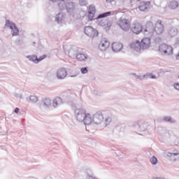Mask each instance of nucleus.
I'll use <instances>...</instances> for the list:
<instances>
[{
  "label": "nucleus",
  "instance_id": "f257e3e1",
  "mask_svg": "<svg viewBox=\"0 0 179 179\" xmlns=\"http://www.w3.org/2000/svg\"><path fill=\"white\" fill-rule=\"evenodd\" d=\"M145 31H148L149 34H155V33H156V34H162L164 31V25L162 24V20H158L152 31H150L149 28H147Z\"/></svg>",
  "mask_w": 179,
  "mask_h": 179
},
{
  "label": "nucleus",
  "instance_id": "f03ea898",
  "mask_svg": "<svg viewBox=\"0 0 179 179\" xmlns=\"http://www.w3.org/2000/svg\"><path fill=\"white\" fill-rule=\"evenodd\" d=\"M84 33L88 37H90V38H94L96 37L99 36V31L93 28V27H85L84 29Z\"/></svg>",
  "mask_w": 179,
  "mask_h": 179
},
{
  "label": "nucleus",
  "instance_id": "7ed1b4c3",
  "mask_svg": "<svg viewBox=\"0 0 179 179\" xmlns=\"http://www.w3.org/2000/svg\"><path fill=\"white\" fill-rule=\"evenodd\" d=\"M159 51L162 54H164V55H173V47L167 45L166 43H163L159 45Z\"/></svg>",
  "mask_w": 179,
  "mask_h": 179
},
{
  "label": "nucleus",
  "instance_id": "20e7f679",
  "mask_svg": "<svg viewBox=\"0 0 179 179\" xmlns=\"http://www.w3.org/2000/svg\"><path fill=\"white\" fill-rule=\"evenodd\" d=\"M131 31L133 32L134 34H141V33L143 31V25L140 22H134L131 27Z\"/></svg>",
  "mask_w": 179,
  "mask_h": 179
},
{
  "label": "nucleus",
  "instance_id": "39448f33",
  "mask_svg": "<svg viewBox=\"0 0 179 179\" xmlns=\"http://www.w3.org/2000/svg\"><path fill=\"white\" fill-rule=\"evenodd\" d=\"M6 27H9L11 29L12 36H19V29L15 23L10 20H6Z\"/></svg>",
  "mask_w": 179,
  "mask_h": 179
},
{
  "label": "nucleus",
  "instance_id": "423d86ee",
  "mask_svg": "<svg viewBox=\"0 0 179 179\" xmlns=\"http://www.w3.org/2000/svg\"><path fill=\"white\" fill-rule=\"evenodd\" d=\"M118 25L122 30L127 31V30H129V27H131V22L127 19H120L118 22Z\"/></svg>",
  "mask_w": 179,
  "mask_h": 179
},
{
  "label": "nucleus",
  "instance_id": "0eeeda50",
  "mask_svg": "<svg viewBox=\"0 0 179 179\" xmlns=\"http://www.w3.org/2000/svg\"><path fill=\"white\" fill-rule=\"evenodd\" d=\"M99 48L101 51H107L110 48V41L107 38H103L99 45Z\"/></svg>",
  "mask_w": 179,
  "mask_h": 179
},
{
  "label": "nucleus",
  "instance_id": "6e6552de",
  "mask_svg": "<svg viewBox=\"0 0 179 179\" xmlns=\"http://www.w3.org/2000/svg\"><path fill=\"white\" fill-rule=\"evenodd\" d=\"M140 43L141 45L142 50H148V48H150V44H152V42L150 38H143Z\"/></svg>",
  "mask_w": 179,
  "mask_h": 179
},
{
  "label": "nucleus",
  "instance_id": "1a4fd4ad",
  "mask_svg": "<svg viewBox=\"0 0 179 179\" xmlns=\"http://www.w3.org/2000/svg\"><path fill=\"white\" fill-rule=\"evenodd\" d=\"M149 8H150V1H142L140 3L138 6V9H140L142 12L148 10Z\"/></svg>",
  "mask_w": 179,
  "mask_h": 179
},
{
  "label": "nucleus",
  "instance_id": "9d476101",
  "mask_svg": "<svg viewBox=\"0 0 179 179\" xmlns=\"http://www.w3.org/2000/svg\"><path fill=\"white\" fill-rule=\"evenodd\" d=\"M130 48H131V50H135L136 51H140V50H142L141 41L138 40L134 41L130 44Z\"/></svg>",
  "mask_w": 179,
  "mask_h": 179
},
{
  "label": "nucleus",
  "instance_id": "9b49d317",
  "mask_svg": "<svg viewBox=\"0 0 179 179\" xmlns=\"http://www.w3.org/2000/svg\"><path fill=\"white\" fill-rule=\"evenodd\" d=\"M123 47H124V45H122V43H121L120 42H114L112 44V49L113 50V51L115 52H120V50H122Z\"/></svg>",
  "mask_w": 179,
  "mask_h": 179
},
{
  "label": "nucleus",
  "instance_id": "f8f14e48",
  "mask_svg": "<svg viewBox=\"0 0 179 179\" xmlns=\"http://www.w3.org/2000/svg\"><path fill=\"white\" fill-rule=\"evenodd\" d=\"M94 15H96V8L93 6H90L88 9V19L90 20H93L94 19Z\"/></svg>",
  "mask_w": 179,
  "mask_h": 179
},
{
  "label": "nucleus",
  "instance_id": "ddd939ff",
  "mask_svg": "<svg viewBox=\"0 0 179 179\" xmlns=\"http://www.w3.org/2000/svg\"><path fill=\"white\" fill-rule=\"evenodd\" d=\"M83 113H84V114H85V116L84 117V123L85 125H90V124H92V122L93 121V118H92V115H90V113H85V111H83Z\"/></svg>",
  "mask_w": 179,
  "mask_h": 179
},
{
  "label": "nucleus",
  "instance_id": "4468645a",
  "mask_svg": "<svg viewBox=\"0 0 179 179\" xmlns=\"http://www.w3.org/2000/svg\"><path fill=\"white\" fill-rule=\"evenodd\" d=\"M58 79H65L66 78V70L65 69H61L57 71Z\"/></svg>",
  "mask_w": 179,
  "mask_h": 179
},
{
  "label": "nucleus",
  "instance_id": "2eb2a0df",
  "mask_svg": "<svg viewBox=\"0 0 179 179\" xmlns=\"http://www.w3.org/2000/svg\"><path fill=\"white\" fill-rule=\"evenodd\" d=\"M45 58H47V55H42L39 58H38L36 55H33V56H31V59L35 64H38V62H40V61H43V59H45Z\"/></svg>",
  "mask_w": 179,
  "mask_h": 179
},
{
  "label": "nucleus",
  "instance_id": "dca6fc26",
  "mask_svg": "<svg viewBox=\"0 0 179 179\" xmlns=\"http://www.w3.org/2000/svg\"><path fill=\"white\" fill-rule=\"evenodd\" d=\"M104 120V117H103V114L101 113H96L94 115V121L96 122H101Z\"/></svg>",
  "mask_w": 179,
  "mask_h": 179
},
{
  "label": "nucleus",
  "instance_id": "f3484780",
  "mask_svg": "<svg viewBox=\"0 0 179 179\" xmlns=\"http://www.w3.org/2000/svg\"><path fill=\"white\" fill-rule=\"evenodd\" d=\"M62 99H61L59 97H57L53 101V106H54V107H57V106H58V104H62Z\"/></svg>",
  "mask_w": 179,
  "mask_h": 179
},
{
  "label": "nucleus",
  "instance_id": "a211bd4d",
  "mask_svg": "<svg viewBox=\"0 0 179 179\" xmlns=\"http://www.w3.org/2000/svg\"><path fill=\"white\" fill-rule=\"evenodd\" d=\"M86 58V55H85L84 54L80 53L77 55L78 61H85Z\"/></svg>",
  "mask_w": 179,
  "mask_h": 179
},
{
  "label": "nucleus",
  "instance_id": "6ab92c4d",
  "mask_svg": "<svg viewBox=\"0 0 179 179\" xmlns=\"http://www.w3.org/2000/svg\"><path fill=\"white\" fill-rule=\"evenodd\" d=\"M170 8H171V9H176V8H178V2H177V1L171 2Z\"/></svg>",
  "mask_w": 179,
  "mask_h": 179
},
{
  "label": "nucleus",
  "instance_id": "aec40b11",
  "mask_svg": "<svg viewBox=\"0 0 179 179\" xmlns=\"http://www.w3.org/2000/svg\"><path fill=\"white\" fill-rule=\"evenodd\" d=\"M111 15V12H107V13H102V14H100L97 19H101L103 17H107V16H110Z\"/></svg>",
  "mask_w": 179,
  "mask_h": 179
},
{
  "label": "nucleus",
  "instance_id": "412c9836",
  "mask_svg": "<svg viewBox=\"0 0 179 179\" xmlns=\"http://www.w3.org/2000/svg\"><path fill=\"white\" fill-rule=\"evenodd\" d=\"M43 106H45V107H49V106H51V100L50 99H45L43 100Z\"/></svg>",
  "mask_w": 179,
  "mask_h": 179
},
{
  "label": "nucleus",
  "instance_id": "4be33fe9",
  "mask_svg": "<svg viewBox=\"0 0 179 179\" xmlns=\"http://www.w3.org/2000/svg\"><path fill=\"white\" fill-rule=\"evenodd\" d=\"M29 100L30 101H31V103H37V101H38V98H37V96L32 95L29 97Z\"/></svg>",
  "mask_w": 179,
  "mask_h": 179
},
{
  "label": "nucleus",
  "instance_id": "5701e85b",
  "mask_svg": "<svg viewBox=\"0 0 179 179\" xmlns=\"http://www.w3.org/2000/svg\"><path fill=\"white\" fill-rule=\"evenodd\" d=\"M150 162L152 164H157V158L156 157H152L150 159Z\"/></svg>",
  "mask_w": 179,
  "mask_h": 179
},
{
  "label": "nucleus",
  "instance_id": "b1692460",
  "mask_svg": "<svg viewBox=\"0 0 179 179\" xmlns=\"http://www.w3.org/2000/svg\"><path fill=\"white\" fill-rule=\"evenodd\" d=\"M80 72H81L82 73H83V74L87 73V72H88L87 68H86V67L82 68V69H80Z\"/></svg>",
  "mask_w": 179,
  "mask_h": 179
},
{
  "label": "nucleus",
  "instance_id": "393cba45",
  "mask_svg": "<svg viewBox=\"0 0 179 179\" xmlns=\"http://www.w3.org/2000/svg\"><path fill=\"white\" fill-rule=\"evenodd\" d=\"M51 1L52 2H57V1L58 0H51ZM60 1L62 2V3H68V1L70 0H60Z\"/></svg>",
  "mask_w": 179,
  "mask_h": 179
},
{
  "label": "nucleus",
  "instance_id": "a878e982",
  "mask_svg": "<svg viewBox=\"0 0 179 179\" xmlns=\"http://www.w3.org/2000/svg\"><path fill=\"white\" fill-rule=\"evenodd\" d=\"M174 87H175V89H176V90H179V83L175 84Z\"/></svg>",
  "mask_w": 179,
  "mask_h": 179
},
{
  "label": "nucleus",
  "instance_id": "bb28decb",
  "mask_svg": "<svg viewBox=\"0 0 179 179\" xmlns=\"http://www.w3.org/2000/svg\"><path fill=\"white\" fill-rule=\"evenodd\" d=\"M19 111H20L19 108H16L15 109V113L16 114H17V113H19Z\"/></svg>",
  "mask_w": 179,
  "mask_h": 179
},
{
  "label": "nucleus",
  "instance_id": "cd10ccee",
  "mask_svg": "<svg viewBox=\"0 0 179 179\" xmlns=\"http://www.w3.org/2000/svg\"><path fill=\"white\" fill-rule=\"evenodd\" d=\"M150 78L151 79H155V78H156V76H153V75H152V74H150Z\"/></svg>",
  "mask_w": 179,
  "mask_h": 179
},
{
  "label": "nucleus",
  "instance_id": "c85d7f7f",
  "mask_svg": "<svg viewBox=\"0 0 179 179\" xmlns=\"http://www.w3.org/2000/svg\"><path fill=\"white\" fill-rule=\"evenodd\" d=\"M106 2H108V3H111V2H114V0H106Z\"/></svg>",
  "mask_w": 179,
  "mask_h": 179
},
{
  "label": "nucleus",
  "instance_id": "c756f323",
  "mask_svg": "<svg viewBox=\"0 0 179 179\" xmlns=\"http://www.w3.org/2000/svg\"><path fill=\"white\" fill-rule=\"evenodd\" d=\"M157 179H164V178H157Z\"/></svg>",
  "mask_w": 179,
  "mask_h": 179
},
{
  "label": "nucleus",
  "instance_id": "7c9ffc66",
  "mask_svg": "<svg viewBox=\"0 0 179 179\" xmlns=\"http://www.w3.org/2000/svg\"><path fill=\"white\" fill-rule=\"evenodd\" d=\"M149 24H152V22H149Z\"/></svg>",
  "mask_w": 179,
  "mask_h": 179
},
{
  "label": "nucleus",
  "instance_id": "2f4dec72",
  "mask_svg": "<svg viewBox=\"0 0 179 179\" xmlns=\"http://www.w3.org/2000/svg\"><path fill=\"white\" fill-rule=\"evenodd\" d=\"M138 1H141V0H138Z\"/></svg>",
  "mask_w": 179,
  "mask_h": 179
}]
</instances>
